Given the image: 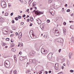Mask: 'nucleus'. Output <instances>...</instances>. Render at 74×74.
I'll return each mask as SVG.
<instances>
[{"label":"nucleus","mask_w":74,"mask_h":74,"mask_svg":"<svg viewBox=\"0 0 74 74\" xmlns=\"http://www.w3.org/2000/svg\"><path fill=\"white\" fill-rule=\"evenodd\" d=\"M1 4L2 8H5L6 7V3L5 1L2 0L1 3Z\"/></svg>","instance_id":"1"},{"label":"nucleus","mask_w":74,"mask_h":74,"mask_svg":"<svg viewBox=\"0 0 74 74\" xmlns=\"http://www.w3.org/2000/svg\"><path fill=\"white\" fill-rule=\"evenodd\" d=\"M34 12L37 15H41V14H43V12H40L39 10H37L36 11V10H34Z\"/></svg>","instance_id":"2"},{"label":"nucleus","mask_w":74,"mask_h":74,"mask_svg":"<svg viewBox=\"0 0 74 74\" xmlns=\"http://www.w3.org/2000/svg\"><path fill=\"white\" fill-rule=\"evenodd\" d=\"M41 53L43 54H46V53H47V51L45 50V49L43 48L41 49Z\"/></svg>","instance_id":"3"},{"label":"nucleus","mask_w":74,"mask_h":74,"mask_svg":"<svg viewBox=\"0 0 74 74\" xmlns=\"http://www.w3.org/2000/svg\"><path fill=\"white\" fill-rule=\"evenodd\" d=\"M55 31L56 32L54 34L55 36H59V35H60V33L58 29L55 30Z\"/></svg>","instance_id":"4"},{"label":"nucleus","mask_w":74,"mask_h":74,"mask_svg":"<svg viewBox=\"0 0 74 74\" xmlns=\"http://www.w3.org/2000/svg\"><path fill=\"white\" fill-rule=\"evenodd\" d=\"M53 54H52V53H49V54L47 56V57L49 59H51L52 58V55Z\"/></svg>","instance_id":"5"},{"label":"nucleus","mask_w":74,"mask_h":74,"mask_svg":"<svg viewBox=\"0 0 74 74\" xmlns=\"http://www.w3.org/2000/svg\"><path fill=\"white\" fill-rule=\"evenodd\" d=\"M31 32L32 33V35L34 37V38H36V35H35L34 34V32H33V31L32 30H31L30 31V33Z\"/></svg>","instance_id":"6"},{"label":"nucleus","mask_w":74,"mask_h":74,"mask_svg":"<svg viewBox=\"0 0 74 74\" xmlns=\"http://www.w3.org/2000/svg\"><path fill=\"white\" fill-rule=\"evenodd\" d=\"M4 64L6 67H10V65L7 64V63L6 62V61H5L4 62Z\"/></svg>","instance_id":"7"},{"label":"nucleus","mask_w":74,"mask_h":74,"mask_svg":"<svg viewBox=\"0 0 74 74\" xmlns=\"http://www.w3.org/2000/svg\"><path fill=\"white\" fill-rule=\"evenodd\" d=\"M34 62H35V60H32V59H30L29 60V62L30 63V64H32L34 63Z\"/></svg>","instance_id":"8"},{"label":"nucleus","mask_w":74,"mask_h":74,"mask_svg":"<svg viewBox=\"0 0 74 74\" xmlns=\"http://www.w3.org/2000/svg\"><path fill=\"white\" fill-rule=\"evenodd\" d=\"M58 63H56L55 64V68L56 70L58 69Z\"/></svg>","instance_id":"9"},{"label":"nucleus","mask_w":74,"mask_h":74,"mask_svg":"<svg viewBox=\"0 0 74 74\" xmlns=\"http://www.w3.org/2000/svg\"><path fill=\"white\" fill-rule=\"evenodd\" d=\"M34 53H35L34 51H32L30 53V55H33L34 54Z\"/></svg>","instance_id":"10"},{"label":"nucleus","mask_w":74,"mask_h":74,"mask_svg":"<svg viewBox=\"0 0 74 74\" xmlns=\"http://www.w3.org/2000/svg\"><path fill=\"white\" fill-rule=\"evenodd\" d=\"M19 34V38L20 39L21 38V37H22V33L21 32H20V33Z\"/></svg>","instance_id":"11"},{"label":"nucleus","mask_w":74,"mask_h":74,"mask_svg":"<svg viewBox=\"0 0 74 74\" xmlns=\"http://www.w3.org/2000/svg\"><path fill=\"white\" fill-rule=\"evenodd\" d=\"M8 32L7 31L5 30L2 31V32L3 34H7V33H8Z\"/></svg>","instance_id":"12"},{"label":"nucleus","mask_w":74,"mask_h":74,"mask_svg":"<svg viewBox=\"0 0 74 74\" xmlns=\"http://www.w3.org/2000/svg\"><path fill=\"white\" fill-rule=\"evenodd\" d=\"M22 2L23 4H26L27 3V2L25 0H22Z\"/></svg>","instance_id":"13"},{"label":"nucleus","mask_w":74,"mask_h":74,"mask_svg":"<svg viewBox=\"0 0 74 74\" xmlns=\"http://www.w3.org/2000/svg\"><path fill=\"white\" fill-rule=\"evenodd\" d=\"M19 46H20V47H22L23 46V43H20L19 42Z\"/></svg>","instance_id":"14"},{"label":"nucleus","mask_w":74,"mask_h":74,"mask_svg":"<svg viewBox=\"0 0 74 74\" xmlns=\"http://www.w3.org/2000/svg\"><path fill=\"white\" fill-rule=\"evenodd\" d=\"M72 56V53H69V56L70 59H71V56Z\"/></svg>","instance_id":"15"},{"label":"nucleus","mask_w":74,"mask_h":74,"mask_svg":"<svg viewBox=\"0 0 74 74\" xmlns=\"http://www.w3.org/2000/svg\"><path fill=\"white\" fill-rule=\"evenodd\" d=\"M37 5V3L36 2H34L33 3V5L34 7H35Z\"/></svg>","instance_id":"16"},{"label":"nucleus","mask_w":74,"mask_h":74,"mask_svg":"<svg viewBox=\"0 0 74 74\" xmlns=\"http://www.w3.org/2000/svg\"><path fill=\"white\" fill-rule=\"evenodd\" d=\"M3 21H4V19H3V18L1 17L0 18V21H1V22H3Z\"/></svg>","instance_id":"17"},{"label":"nucleus","mask_w":74,"mask_h":74,"mask_svg":"<svg viewBox=\"0 0 74 74\" xmlns=\"http://www.w3.org/2000/svg\"><path fill=\"white\" fill-rule=\"evenodd\" d=\"M14 59L15 60V61H16V60H17V59H16V56L15 55H14Z\"/></svg>","instance_id":"18"},{"label":"nucleus","mask_w":74,"mask_h":74,"mask_svg":"<svg viewBox=\"0 0 74 74\" xmlns=\"http://www.w3.org/2000/svg\"><path fill=\"white\" fill-rule=\"evenodd\" d=\"M12 51H13V52H15V51H16V49L15 48H13L12 49Z\"/></svg>","instance_id":"19"},{"label":"nucleus","mask_w":74,"mask_h":74,"mask_svg":"<svg viewBox=\"0 0 74 74\" xmlns=\"http://www.w3.org/2000/svg\"><path fill=\"white\" fill-rule=\"evenodd\" d=\"M41 22L42 21H41V20H39V21H38V25H40V24H41Z\"/></svg>","instance_id":"20"},{"label":"nucleus","mask_w":74,"mask_h":74,"mask_svg":"<svg viewBox=\"0 0 74 74\" xmlns=\"http://www.w3.org/2000/svg\"><path fill=\"white\" fill-rule=\"evenodd\" d=\"M63 31L64 33L65 34L66 33V29H65V28H64L63 29Z\"/></svg>","instance_id":"21"},{"label":"nucleus","mask_w":74,"mask_h":74,"mask_svg":"<svg viewBox=\"0 0 74 74\" xmlns=\"http://www.w3.org/2000/svg\"><path fill=\"white\" fill-rule=\"evenodd\" d=\"M42 71H44V70H42V71H39V74H42Z\"/></svg>","instance_id":"22"},{"label":"nucleus","mask_w":74,"mask_h":74,"mask_svg":"<svg viewBox=\"0 0 74 74\" xmlns=\"http://www.w3.org/2000/svg\"><path fill=\"white\" fill-rule=\"evenodd\" d=\"M30 20L31 22H32L33 21V18L32 17H30Z\"/></svg>","instance_id":"23"},{"label":"nucleus","mask_w":74,"mask_h":74,"mask_svg":"<svg viewBox=\"0 0 74 74\" xmlns=\"http://www.w3.org/2000/svg\"><path fill=\"white\" fill-rule=\"evenodd\" d=\"M13 73L14 74H17V72H16V71L14 70L13 71Z\"/></svg>","instance_id":"24"},{"label":"nucleus","mask_w":74,"mask_h":74,"mask_svg":"<svg viewBox=\"0 0 74 74\" xmlns=\"http://www.w3.org/2000/svg\"><path fill=\"white\" fill-rule=\"evenodd\" d=\"M15 46V44L14 43H12L11 45V47H13Z\"/></svg>","instance_id":"25"},{"label":"nucleus","mask_w":74,"mask_h":74,"mask_svg":"<svg viewBox=\"0 0 74 74\" xmlns=\"http://www.w3.org/2000/svg\"><path fill=\"white\" fill-rule=\"evenodd\" d=\"M19 59L20 60H21V61H23V59H22L23 58L22 57H21V58L19 57Z\"/></svg>","instance_id":"26"},{"label":"nucleus","mask_w":74,"mask_h":74,"mask_svg":"<svg viewBox=\"0 0 74 74\" xmlns=\"http://www.w3.org/2000/svg\"><path fill=\"white\" fill-rule=\"evenodd\" d=\"M29 72H30V70H28L26 71V73L27 74V73H29Z\"/></svg>","instance_id":"27"},{"label":"nucleus","mask_w":74,"mask_h":74,"mask_svg":"<svg viewBox=\"0 0 74 74\" xmlns=\"http://www.w3.org/2000/svg\"><path fill=\"white\" fill-rule=\"evenodd\" d=\"M71 40H72V41L73 42H74V37H72L71 38Z\"/></svg>","instance_id":"28"},{"label":"nucleus","mask_w":74,"mask_h":74,"mask_svg":"<svg viewBox=\"0 0 74 74\" xmlns=\"http://www.w3.org/2000/svg\"><path fill=\"white\" fill-rule=\"evenodd\" d=\"M31 1V0H29V1L28 2L29 4V5H30V4L32 2V1Z\"/></svg>","instance_id":"29"},{"label":"nucleus","mask_w":74,"mask_h":74,"mask_svg":"<svg viewBox=\"0 0 74 74\" xmlns=\"http://www.w3.org/2000/svg\"><path fill=\"white\" fill-rule=\"evenodd\" d=\"M6 40L7 41H10V38H6Z\"/></svg>","instance_id":"30"},{"label":"nucleus","mask_w":74,"mask_h":74,"mask_svg":"<svg viewBox=\"0 0 74 74\" xmlns=\"http://www.w3.org/2000/svg\"><path fill=\"white\" fill-rule=\"evenodd\" d=\"M46 22L47 23H49V22H50V20L49 19L47 20Z\"/></svg>","instance_id":"31"},{"label":"nucleus","mask_w":74,"mask_h":74,"mask_svg":"<svg viewBox=\"0 0 74 74\" xmlns=\"http://www.w3.org/2000/svg\"><path fill=\"white\" fill-rule=\"evenodd\" d=\"M46 38H49V36L48 35H46Z\"/></svg>","instance_id":"32"},{"label":"nucleus","mask_w":74,"mask_h":74,"mask_svg":"<svg viewBox=\"0 0 74 74\" xmlns=\"http://www.w3.org/2000/svg\"><path fill=\"white\" fill-rule=\"evenodd\" d=\"M18 18L19 17H16L15 18V20H16V21H18Z\"/></svg>","instance_id":"33"},{"label":"nucleus","mask_w":74,"mask_h":74,"mask_svg":"<svg viewBox=\"0 0 74 74\" xmlns=\"http://www.w3.org/2000/svg\"><path fill=\"white\" fill-rule=\"evenodd\" d=\"M3 46H4V45H6V44L4 43H2Z\"/></svg>","instance_id":"34"},{"label":"nucleus","mask_w":74,"mask_h":74,"mask_svg":"<svg viewBox=\"0 0 74 74\" xmlns=\"http://www.w3.org/2000/svg\"><path fill=\"white\" fill-rule=\"evenodd\" d=\"M49 1L50 3H52V0H49Z\"/></svg>","instance_id":"35"},{"label":"nucleus","mask_w":74,"mask_h":74,"mask_svg":"<svg viewBox=\"0 0 74 74\" xmlns=\"http://www.w3.org/2000/svg\"><path fill=\"white\" fill-rule=\"evenodd\" d=\"M70 10L69 9H67L66 10V12H70Z\"/></svg>","instance_id":"36"},{"label":"nucleus","mask_w":74,"mask_h":74,"mask_svg":"<svg viewBox=\"0 0 74 74\" xmlns=\"http://www.w3.org/2000/svg\"><path fill=\"white\" fill-rule=\"evenodd\" d=\"M70 72H71V73H73L74 72V70H70Z\"/></svg>","instance_id":"37"},{"label":"nucleus","mask_w":74,"mask_h":74,"mask_svg":"<svg viewBox=\"0 0 74 74\" xmlns=\"http://www.w3.org/2000/svg\"><path fill=\"white\" fill-rule=\"evenodd\" d=\"M10 41H11V42H14V40H12V39H11L10 40Z\"/></svg>","instance_id":"38"},{"label":"nucleus","mask_w":74,"mask_h":74,"mask_svg":"<svg viewBox=\"0 0 74 74\" xmlns=\"http://www.w3.org/2000/svg\"><path fill=\"white\" fill-rule=\"evenodd\" d=\"M19 54L20 55H22V52L20 51L19 53Z\"/></svg>","instance_id":"39"},{"label":"nucleus","mask_w":74,"mask_h":74,"mask_svg":"<svg viewBox=\"0 0 74 74\" xmlns=\"http://www.w3.org/2000/svg\"><path fill=\"white\" fill-rule=\"evenodd\" d=\"M5 16H8V13H6L5 14Z\"/></svg>","instance_id":"40"},{"label":"nucleus","mask_w":74,"mask_h":74,"mask_svg":"<svg viewBox=\"0 0 74 74\" xmlns=\"http://www.w3.org/2000/svg\"><path fill=\"white\" fill-rule=\"evenodd\" d=\"M12 23H15V21H14V20H12Z\"/></svg>","instance_id":"41"},{"label":"nucleus","mask_w":74,"mask_h":74,"mask_svg":"<svg viewBox=\"0 0 74 74\" xmlns=\"http://www.w3.org/2000/svg\"><path fill=\"white\" fill-rule=\"evenodd\" d=\"M14 35L13 34H12L10 35V37H13L14 36Z\"/></svg>","instance_id":"42"},{"label":"nucleus","mask_w":74,"mask_h":74,"mask_svg":"<svg viewBox=\"0 0 74 74\" xmlns=\"http://www.w3.org/2000/svg\"><path fill=\"white\" fill-rule=\"evenodd\" d=\"M14 14V13H11L10 14V16H12L13 15V14Z\"/></svg>","instance_id":"43"},{"label":"nucleus","mask_w":74,"mask_h":74,"mask_svg":"<svg viewBox=\"0 0 74 74\" xmlns=\"http://www.w3.org/2000/svg\"><path fill=\"white\" fill-rule=\"evenodd\" d=\"M36 20L37 21H38H38H40V20L39 18H38L37 19H36Z\"/></svg>","instance_id":"44"},{"label":"nucleus","mask_w":74,"mask_h":74,"mask_svg":"<svg viewBox=\"0 0 74 74\" xmlns=\"http://www.w3.org/2000/svg\"><path fill=\"white\" fill-rule=\"evenodd\" d=\"M61 51V49H60L58 50V52H59V53H60V52Z\"/></svg>","instance_id":"45"},{"label":"nucleus","mask_w":74,"mask_h":74,"mask_svg":"<svg viewBox=\"0 0 74 74\" xmlns=\"http://www.w3.org/2000/svg\"><path fill=\"white\" fill-rule=\"evenodd\" d=\"M26 16V15L25 14H24L23 16L22 17H23V18H25Z\"/></svg>","instance_id":"46"},{"label":"nucleus","mask_w":74,"mask_h":74,"mask_svg":"<svg viewBox=\"0 0 74 74\" xmlns=\"http://www.w3.org/2000/svg\"><path fill=\"white\" fill-rule=\"evenodd\" d=\"M63 24L64 25H66V23L64 22L63 23Z\"/></svg>","instance_id":"47"},{"label":"nucleus","mask_w":74,"mask_h":74,"mask_svg":"<svg viewBox=\"0 0 74 74\" xmlns=\"http://www.w3.org/2000/svg\"><path fill=\"white\" fill-rule=\"evenodd\" d=\"M23 24H24V23H23V22L21 23V25H23Z\"/></svg>","instance_id":"48"},{"label":"nucleus","mask_w":74,"mask_h":74,"mask_svg":"<svg viewBox=\"0 0 74 74\" xmlns=\"http://www.w3.org/2000/svg\"><path fill=\"white\" fill-rule=\"evenodd\" d=\"M15 34L16 36H18V33L17 32H16Z\"/></svg>","instance_id":"49"},{"label":"nucleus","mask_w":74,"mask_h":74,"mask_svg":"<svg viewBox=\"0 0 74 74\" xmlns=\"http://www.w3.org/2000/svg\"><path fill=\"white\" fill-rule=\"evenodd\" d=\"M21 18H22V16H19V19H21Z\"/></svg>","instance_id":"50"},{"label":"nucleus","mask_w":74,"mask_h":74,"mask_svg":"<svg viewBox=\"0 0 74 74\" xmlns=\"http://www.w3.org/2000/svg\"><path fill=\"white\" fill-rule=\"evenodd\" d=\"M73 15H74V14L73 13H72V14H71V16H73Z\"/></svg>","instance_id":"51"},{"label":"nucleus","mask_w":74,"mask_h":74,"mask_svg":"<svg viewBox=\"0 0 74 74\" xmlns=\"http://www.w3.org/2000/svg\"><path fill=\"white\" fill-rule=\"evenodd\" d=\"M29 9H28L26 10L27 12H29Z\"/></svg>","instance_id":"52"},{"label":"nucleus","mask_w":74,"mask_h":74,"mask_svg":"<svg viewBox=\"0 0 74 74\" xmlns=\"http://www.w3.org/2000/svg\"><path fill=\"white\" fill-rule=\"evenodd\" d=\"M12 71H11L10 72V74H12Z\"/></svg>","instance_id":"53"},{"label":"nucleus","mask_w":74,"mask_h":74,"mask_svg":"<svg viewBox=\"0 0 74 74\" xmlns=\"http://www.w3.org/2000/svg\"><path fill=\"white\" fill-rule=\"evenodd\" d=\"M30 26H32V25H33V24H32V23H30Z\"/></svg>","instance_id":"54"},{"label":"nucleus","mask_w":74,"mask_h":74,"mask_svg":"<svg viewBox=\"0 0 74 74\" xmlns=\"http://www.w3.org/2000/svg\"><path fill=\"white\" fill-rule=\"evenodd\" d=\"M62 74V72H60L59 73H58V74Z\"/></svg>","instance_id":"55"},{"label":"nucleus","mask_w":74,"mask_h":74,"mask_svg":"<svg viewBox=\"0 0 74 74\" xmlns=\"http://www.w3.org/2000/svg\"><path fill=\"white\" fill-rule=\"evenodd\" d=\"M62 12L63 14H64V10H63L62 11Z\"/></svg>","instance_id":"56"},{"label":"nucleus","mask_w":74,"mask_h":74,"mask_svg":"<svg viewBox=\"0 0 74 74\" xmlns=\"http://www.w3.org/2000/svg\"><path fill=\"white\" fill-rule=\"evenodd\" d=\"M27 22H29V21H30V19H28L27 20Z\"/></svg>","instance_id":"57"},{"label":"nucleus","mask_w":74,"mask_h":74,"mask_svg":"<svg viewBox=\"0 0 74 74\" xmlns=\"http://www.w3.org/2000/svg\"><path fill=\"white\" fill-rule=\"evenodd\" d=\"M51 71H49V73H51Z\"/></svg>","instance_id":"58"},{"label":"nucleus","mask_w":74,"mask_h":74,"mask_svg":"<svg viewBox=\"0 0 74 74\" xmlns=\"http://www.w3.org/2000/svg\"><path fill=\"white\" fill-rule=\"evenodd\" d=\"M65 7H67V5L66 4H65Z\"/></svg>","instance_id":"59"},{"label":"nucleus","mask_w":74,"mask_h":74,"mask_svg":"<svg viewBox=\"0 0 74 74\" xmlns=\"http://www.w3.org/2000/svg\"><path fill=\"white\" fill-rule=\"evenodd\" d=\"M8 7H10V4H8Z\"/></svg>","instance_id":"60"},{"label":"nucleus","mask_w":74,"mask_h":74,"mask_svg":"<svg viewBox=\"0 0 74 74\" xmlns=\"http://www.w3.org/2000/svg\"><path fill=\"white\" fill-rule=\"evenodd\" d=\"M62 69H64V66H63L62 68Z\"/></svg>","instance_id":"61"},{"label":"nucleus","mask_w":74,"mask_h":74,"mask_svg":"<svg viewBox=\"0 0 74 74\" xmlns=\"http://www.w3.org/2000/svg\"><path fill=\"white\" fill-rule=\"evenodd\" d=\"M28 17H29V15H27V17H26V18H27Z\"/></svg>","instance_id":"62"},{"label":"nucleus","mask_w":74,"mask_h":74,"mask_svg":"<svg viewBox=\"0 0 74 74\" xmlns=\"http://www.w3.org/2000/svg\"><path fill=\"white\" fill-rule=\"evenodd\" d=\"M27 65H29V63L27 62Z\"/></svg>","instance_id":"63"},{"label":"nucleus","mask_w":74,"mask_h":74,"mask_svg":"<svg viewBox=\"0 0 74 74\" xmlns=\"http://www.w3.org/2000/svg\"><path fill=\"white\" fill-rule=\"evenodd\" d=\"M34 8L35 9V10H37V7H35Z\"/></svg>","instance_id":"64"}]
</instances>
